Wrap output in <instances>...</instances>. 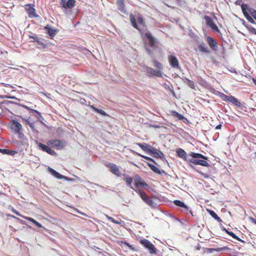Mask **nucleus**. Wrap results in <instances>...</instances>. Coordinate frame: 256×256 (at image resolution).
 Masks as SVG:
<instances>
[{
  "mask_svg": "<svg viewBox=\"0 0 256 256\" xmlns=\"http://www.w3.org/2000/svg\"><path fill=\"white\" fill-rule=\"evenodd\" d=\"M118 10L120 12L126 14V10L124 9V4L123 0H117Z\"/></svg>",
  "mask_w": 256,
  "mask_h": 256,
  "instance_id": "obj_21",
  "label": "nucleus"
},
{
  "mask_svg": "<svg viewBox=\"0 0 256 256\" xmlns=\"http://www.w3.org/2000/svg\"><path fill=\"white\" fill-rule=\"evenodd\" d=\"M222 230L223 231L226 232V233H227V232H228V230L226 228H222Z\"/></svg>",
  "mask_w": 256,
  "mask_h": 256,
  "instance_id": "obj_55",
  "label": "nucleus"
},
{
  "mask_svg": "<svg viewBox=\"0 0 256 256\" xmlns=\"http://www.w3.org/2000/svg\"><path fill=\"white\" fill-rule=\"evenodd\" d=\"M137 144L140 148L146 152L147 153L150 154L152 146L150 144H142L141 143H138Z\"/></svg>",
  "mask_w": 256,
  "mask_h": 256,
  "instance_id": "obj_20",
  "label": "nucleus"
},
{
  "mask_svg": "<svg viewBox=\"0 0 256 256\" xmlns=\"http://www.w3.org/2000/svg\"><path fill=\"white\" fill-rule=\"evenodd\" d=\"M192 156L189 162L195 165H200L204 166H208L210 164L206 161L208 158L203 156L202 154L190 152Z\"/></svg>",
  "mask_w": 256,
  "mask_h": 256,
  "instance_id": "obj_1",
  "label": "nucleus"
},
{
  "mask_svg": "<svg viewBox=\"0 0 256 256\" xmlns=\"http://www.w3.org/2000/svg\"><path fill=\"white\" fill-rule=\"evenodd\" d=\"M153 63L154 66H155L158 70H162L163 66L161 63L156 60H154Z\"/></svg>",
  "mask_w": 256,
  "mask_h": 256,
  "instance_id": "obj_31",
  "label": "nucleus"
},
{
  "mask_svg": "<svg viewBox=\"0 0 256 256\" xmlns=\"http://www.w3.org/2000/svg\"><path fill=\"white\" fill-rule=\"evenodd\" d=\"M146 73L149 77L155 76L156 77L162 78V72L160 70H154L151 67H146Z\"/></svg>",
  "mask_w": 256,
  "mask_h": 256,
  "instance_id": "obj_5",
  "label": "nucleus"
},
{
  "mask_svg": "<svg viewBox=\"0 0 256 256\" xmlns=\"http://www.w3.org/2000/svg\"><path fill=\"white\" fill-rule=\"evenodd\" d=\"M24 135L22 134V135H20V136H19V137L20 138H22V137H24Z\"/></svg>",
  "mask_w": 256,
  "mask_h": 256,
  "instance_id": "obj_57",
  "label": "nucleus"
},
{
  "mask_svg": "<svg viewBox=\"0 0 256 256\" xmlns=\"http://www.w3.org/2000/svg\"><path fill=\"white\" fill-rule=\"evenodd\" d=\"M11 128L14 132L16 134H18L20 136V135H22L21 132L22 126L20 123H19L16 120H12Z\"/></svg>",
  "mask_w": 256,
  "mask_h": 256,
  "instance_id": "obj_8",
  "label": "nucleus"
},
{
  "mask_svg": "<svg viewBox=\"0 0 256 256\" xmlns=\"http://www.w3.org/2000/svg\"><path fill=\"white\" fill-rule=\"evenodd\" d=\"M170 113L172 116L176 118L179 120H182L184 118L182 114H180L179 113L174 110L170 111Z\"/></svg>",
  "mask_w": 256,
  "mask_h": 256,
  "instance_id": "obj_27",
  "label": "nucleus"
},
{
  "mask_svg": "<svg viewBox=\"0 0 256 256\" xmlns=\"http://www.w3.org/2000/svg\"><path fill=\"white\" fill-rule=\"evenodd\" d=\"M254 158L256 159V152L254 153Z\"/></svg>",
  "mask_w": 256,
  "mask_h": 256,
  "instance_id": "obj_59",
  "label": "nucleus"
},
{
  "mask_svg": "<svg viewBox=\"0 0 256 256\" xmlns=\"http://www.w3.org/2000/svg\"><path fill=\"white\" fill-rule=\"evenodd\" d=\"M106 166L110 168V171L113 174L116 175L118 176H121L122 174L120 173V171L116 164L112 163H108Z\"/></svg>",
  "mask_w": 256,
  "mask_h": 256,
  "instance_id": "obj_12",
  "label": "nucleus"
},
{
  "mask_svg": "<svg viewBox=\"0 0 256 256\" xmlns=\"http://www.w3.org/2000/svg\"><path fill=\"white\" fill-rule=\"evenodd\" d=\"M174 203L176 206L184 208L186 211L188 210V207L186 206L182 202H181L179 200H175L174 201Z\"/></svg>",
  "mask_w": 256,
  "mask_h": 256,
  "instance_id": "obj_22",
  "label": "nucleus"
},
{
  "mask_svg": "<svg viewBox=\"0 0 256 256\" xmlns=\"http://www.w3.org/2000/svg\"><path fill=\"white\" fill-rule=\"evenodd\" d=\"M148 165L154 172L158 174H161L160 170L158 168H157L156 166H155L154 164H152L148 162Z\"/></svg>",
  "mask_w": 256,
  "mask_h": 256,
  "instance_id": "obj_29",
  "label": "nucleus"
},
{
  "mask_svg": "<svg viewBox=\"0 0 256 256\" xmlns=\"http://www.w3.org/2000/svg\"><path fill=\"white\" fill-rule=\"evenodd\" d=\"M130 20H131V22H132V26L134 28H136L138 30H140V28L138 27V26L136 24V20L134 18H132V16H130Z\"/></svg>",
  "mask_w": 256,
  "mask_h": 256,
  "instance_id": "obj_35",
  "label": "nucleus"
},
{
  "mask_svg": "<svg viewBox=\"0 0 256 256\" xmlns=\"http://www.w3.org/2000/svg\"><path fill=\"white\" fill-rule=\"evenodd\" d=\"M112 222L116 224H120V222H118V220H115L114 219H112Z\"/></svg>",
  "mask_w": 256,
  "mask_h": 256,
  "instance_id": "obj_43",
  "label": "nucleus"
},
{
  "mask_svg": "<svg viewBox=\"0 0 256 256\" xmlns=\"http://www.w3.org/2000/svg\"><path fill=\"white\" fill-rule=\"evenodd\" d=\"M146 50L148 54H152V51L150 49L146 48Z\"/></svg>",
  "mask_w": 256,
  "mask_h": 256,
  "instance_id": "obj_45",
  "label": "nucleus"
},
{
  "mask_svg": "<svg viewBox=\"0 0 256 256\" xmlns=\"http://www.w3.org/2000/svg\"><path fill=\"white\" fill-rule=\"evenodd\" d=\"M134 188L136 190H140V188H146L148 184L138 175H136L134 178Z\"/></svg>",
  "mask_w": 256,
  "mask_h": 256,
  "instance_id": "obj_4",
  "label": "nucleus"
},
{
  "mask_svg": "<svg viewBox=\"0 0 256 256\" xmlns=\"http://www.w3.org/2000/svg\"><path fill=\"white\" fill-rule=\"evenodd\" d=\"M168 60L170 65L173 68H179L178 61L177 58L172 55H170L168 56Z\"/></svg>",
  "mask_w": 256,
  "mask_h": 256,
  "instance_id": "obj_17",
  "label": "nucleus"
},
{
  "mask_svg": "<svg viewBox=\"0 0 256 256\" xmlns=\"http://www.w3.org/2000/svg\"><path fill=\"white\" fill-rule=\"evenodd\" d=\"M241 8L242 12H246L248 14L256 20V10H255L244 4L241 5Z\"/></svg>",
  "mask_w": 256,
  "mask_h": 256,
  "instance_id": "obj_7",
  "label": "nucleus"
},
{
  "mask_svg": "<svg viewBox=\"0 0 256 256\" xmlns=\"http://www.w3.org/2000/svg\"><path fill=\"white\" fill-rule=\"evenodd\" d=\"M74 211L78 214H80L82 215V216H87V215L86 214H85L84 213L82 212H80L78 209L77 208H75L74 209Z\"/></svg>",
  "mask_w": 256,
  "mask_h": 256,
  "instance_id": "obj_42",
  "label": "nucleus"
},
{
  "mask_svg": "<svg viewBox=\"0 0 256 256\" xmlns=\"http://www.w3.org/2000/svg\"><path fill=\"white\" fill-rule=\"evenodd\" d=\"M45 29L46 30L48 34L51 38L56 35V30L54 28L46 26L45 27Z\"/></svg>",
  "mask_w": 256,
  "mask_h": 256,
  "instance_id": "obj_26",
  "label": "nucleus"
},
{
  "mask_svg": "<svg viewBox=\"0 0 256 256\" xmlns=\"http://www.w3.org/2000/svg\"><path fill=\"white\" fill-rule=\"evenodd\" d=\"M226 247H222V248H213L212 250L216 252H220V251L224 250H226Z\"/></svg>",
  "mask_w": 256,
  "mask_h": 256,
  "instance_id": "obj_39",
  "label": "nucleus"
},
{
  "mask_svg": "<svg viewBox=\"0 0 256 256\" xmlns=\"http://www.w3.org/2000/svg\"><path fill=\"white\" fill-rule=\"evenodd\" d=\"M184 211L186 212L187 214L190 213L191 215L193 216L192 212V210H190L189 209H188V211H186L185 210H184Z\"/></svg>",
  "mask_w": 256,
  "mask_h": 256,
  "instance_id": "obj_44",
  "label": "nucleus"
},
{
  "mask_svg": "<svg viewBox=\"0 0 256 256\" xmlns=\"http://www.w3.org/2000/svg\"><path fill=\"white\" fill-rule=\"evenodd\" d=\"M227 234L230 236L234 238H237V236H236L233 232H227Z\"/></svg>",
  "mask_w": 256,
  "mask_h": 256,
  "instance_id": "obj_38",
  "label": "nucleus"
},
{
  "mask_svg": "<svg viewBox=\"0 0 256 256\" xmlns=\"http://www.w3.org/2000/svg\"><path fill=\"white\" fill-rule=\"evenodd\" d=\"M124 180L126 182L127 185L130 186V187L135 190V188L132 186V184L134 181V178L132 177L128 176V175L124 174Z\"/></svg>",
  "mask_w": 256,
  "mask_h": 256,
  "instance_id": "obj_19",
  "label": "nucleus"
},
{
  "mask_svg": "<svg viewBox=\"0 0 256 256\" xmlns=\"http://www.w3.org/2000/svg\"><path fill=\"white\" fill-rule=\"evenodd\" d=\"M245 18H246V20H248V22L252 23V24H254V21L253 20L252 18L246 12H242Z\"/></svg>",
  "mask_w": 256,
  "mask_h": 256,
  "instance_id": "obj_30",
  "label": "nucleus"
},
{
  "mask_svg": "<svg viewBox=\"0 0 256 256\" xmlns=\"http://www.w3.org/2000/svg\"><path fill=\"white\" fill-rule=\"evenodd\" d=\"M97 186H98L99 187L103 188V189H106V188L102 186H100V185H99V184H96Z\"/></svg>",
  "mask_w": 256,
  "mask_h": 256,
  "instance_id": "obj_53",
  "label": "nucleus"
},
{
  "mask_svg": "<svg viewBox=\"0 0 256 256\" xmlns=\"http://www.w3.org/2000/svg\"><path fill=\"white\" fill-rule=\"evenodd\" d=\"M230 102L238 107L241 108L242 106V104L237 98L232 96L230 98Z\"/></svg>",
  "mask_w": 256,
  "mask_h": 256,
  "instance_id": "obj_23",
  "label": "nucleus"
},
{
  "mask_svg": "<svg viewBox=\"0 0 256 256\" xmlns=\"http://www.w3.org/2000/svg\"><path fill=\"white\" fill-rule=\"evenodd\" d=\"M192 84H190V86L192 88H194V84L192 82H191Z\"/></svg>",
  "mask_w": 256,
  "mask_h": 256,
  "instance_id": "obj_52",
  "label": "nucleus"
},
{
  "mask_svg": "<svg viewBox=\"0 0 256 256\" xmlns=\"http://www.w3.org/2000/svg\"><path fill=\"white\" fill-rule=\"evenodd\" d=\"M240 2H241V0H237L236 2V4H238L240 5Z\"/></svg>",
  "mask_w": 256,
  "mask_h": 256,
  "instance_id": "obj_51",
  "label": "nucleus"
},
{
  "mask_svg": "<svg viewBox=\"0 0 256 256\" xmlns=\"http://www.w3.org/2000/svg\"><path fill=\"white\" fill-rule=\"evenodd\" d=\"M36 46L39 48H44L45 44L40 40V38H36Z\"/></svg>",
  "mask_w": 256,
  "mask_h": 256,
  "instance_id": "obj_32",
  "label": "nucleus"
},
{
  "mask_svg": "<svg viewBox=\"0 0 256 256\" xmlns=\"http://www.w3.org/2000/svg\"><path fill=\"white\" fill-rule=\"evenodd\" d=\"M13 212H14L16 215H18V216H20V213H19L18 212L16 211V210H13Z\"/></svg>",
  "mask_w": 256,
  "mask_h": 256,
  "instance_id": "obj_50",
  "label": "nucleus"
},
{
  "mask_svg": "<svg viewBox=\"0 0 256 256\" xmlns=\"http://www.w3.org/2000/svg\"><path fill=\"white\" fill-rule=\"evenodd\" d=\"M138 22L140 25H142L143 24V20L141 17L138 16Z\"/></svg>",
  "mask_w": 256,
  "mask_h": 256,
  "instance_id": "obj_40",
  "label": "nucleus"
},
{
  "mask_svg": "<svg viewBox=\"0 0 256 256\" xmlns=\"http://www.w3.org/2000/svg\"><path fill=\"white\" fill-rule=\"evenodd\" d=\"M34 40L36 41V38H38L37 36H32V37Z\"/></svg>",
  "mask_w": 256,
  "mask_h": 256,
  "instance_id": "obj_56",
  "label": "nucleus"
},
{
  "mask_svg": "<svg viewBox=\"0 0 256 256\" xmlns=\"http://www.w3.org/2000/svg\"><path fill=\"white\" fill-rule=\"evenodd\" d=\"M135 191L139 194L142 199L149 206L152 208L156 207L155 202L152 200V198L148 197L146 194L140 190H135Z\"/></svg>",
  "mask_w": 256,
  "mask_h": 256,
  "instance_id": "obj_2",
  "label": "nucleus"
},
{
  "mask_svg": "<svg viewBox=\"0 0 256 256\" xmlns=\"http://www.w3.org/2000/svg\"><path fill=\"white\" fill-rule=\"evenodd\" d=\"M66 2V0H60V4L62 5V7L64 8V6H65V4Z\"/></svg>",
  "mask_w": 256,
  "mask_h": 256,
  "instance_id": "obj_41",
  "label": "nucleus"
},
{
  "mask_svg": "<svg viewBox=\"0 0 256 256\" xmlns=\"http://www.w3.org/2000/svg\"><path fill=\"white\" fill-rule=\"evenodd\" d=\"M48 144L50 145L56 149L60 150L62 148L66 146V143L64 141L55 140L48 141Z\"/></svg>",
  "mask_w": 256,
  "mask_h": 256,
  "instance_id": "obj_6",
  "label": "nucleus"
},
{
  "mask_svg": "<svg viewBox=\"0 0 256 256\" xmlns=\"http://www.w3.org/2000/svg\"><path fill=\"white\" fill-rule=\"evenodd\" d=\"M151 156L163 159L164 158V154L160 150L152 146L150 152L149 154Z\"/></svg>",
  "mask_w": 256,
  "mask_h": 256,
  "instance_id": "obj_11",
  "label": "nucleus"
},
{
  "mask_svg": "<svg viewBox=\"0 0 256 256\" xmlns=\"http://www.w3.org/2000/svg\"><path fill=\"white\" fill-rule=\"evenodd\" d=\"M232 96H228L223 93L220 94V98L224 101L230 102Z\"/></svg>",
  "mask_w": 256,
  "mask_h": 256,
  "instance_id": "obj_33",
  "label": "nucleus"
},
{
  "mask_svg": "<svg viewBox=\"0 0 256 256\" xmlns=\"http://www.w3.org/2000/svg\"><path fill=\"white\" fill-rule=\"evenodd\" d=\"M28 220L30 221L31 222H32L33 224H34L36 226H38V227L39 228H42V225L39 223L36 220H35L31 218H27Z\"/></svg>",
  "mask_w": 256,
  "mask_h": 256,
  "instance_id": "obj_34",
  "label": "nucleus"
},
{
  "mask_svg": "<svg viewBox=\"0 0 256 256\" xmlns=\"http://www.w3.org/2000/svg\"><path fill=\"white\" fill-rule=\"evenodd\" d=\"M0 151L3 152L4 154H8V150H0Z\"/></svg>",
  "mask_w": 256,
  "mask_h": 256,
  "instance_id": "obj_46",
  "label": "nucleus"
},
{
  "mask_svg": "<svg viewBox=\"0 0 256 256\" xmlns=\"http://www.w3.org/2000/svg\"><path fill=\"white\" fill-rule=\"evenodd\" d=\"M207 42L210 48L212 50H216V48H217L216 42L214 38H211L210 36H208L207 38Z\"/></svg>",
  "mask_w": 256,
  "mask_h": 256,
  "instance_id": "obj_18",
  "label": "nucleus"
},
{
  "mask_svg": "<svg viewBox=\"0 0 256 256\" xmlns=\"http://www.w3.org/2000/svg\"><path fill=\"white\" fill-rule=\"evenodd\" d=\"M209 214L212 217L214 218L218 215L216 214V213L212 210H208Z\"/></svg>",
  "mask_w": 256,
  "mask_h": 256,
  "instance_id": "obj_37",
  "label": "nucleus"
},
{
  "mask_svg": "<svg viewBox=\"0 0 256 256\" xmlns=\"http://www.w3.org/2000/svg\"><path fill=\"white\" fill-rule=\"evenodd\" d=\"M214 219L216 220H218V222H220L222 221V220H220V218L217 216Z\"/></svg>",
  "mask_w": 256,
  "mask_h": 256,
  "instance_id": "obj_47",
  "label": "nucleus"
},
{
  "mask_svg": "<svg viewBox=\"0 0 256 256\" xmlns=\"http://www.w3.org/2000/svg\"><path fill=\"white\" fill-rule=\"evenodd\" d=\"M234 239H236L239 241H240V242H244L240 238H238V236H237V238H234Z\"/></svg>",
  "mask_w": 256,
  "mask_h": 256,
  "instance_id": "obj_49",
  "label": "nucleus"
},
{
  "mask_svg": "<svg viewBox=\"0 0 256 256\" xmlns=\"http://www.w3.org/2000/svg\"><path fill=\"white\" fill-rule=\"evenodd\" d=\"M106 217H107L108 219L112 221V219H114L113 218H111V217H110V216H106Z\"/></svg>",
  "mask_w": 256,
  "mask_h": 256,
  "instance_id": "obj_54",
  "label": "nucleus"
},
{
  "mask_svg": "<svg viewBox=\"0 0 256 256\" xmlns=\"http://www.w3.org/2000/svg\"><path fill=\"white\" fill-rule=\"evenodd\" d=\"M140 242L142 246H144L148 250L150 254H156V248H155L154 245L149 240L146 239L141 240Z\"/></svg>",
  "mask_w": 256,
  "mask_h": 256,
  "instance_id": "obj_3",
  "label": "nucleus"
},
{
  "mask_svg": "<svg viewBox=\"0 0 256 256\" xmlns=\"http://www.w3.org/2000/svg\"><path fill=\"white\" fill-rule=\"evenodd\" d=\"M204 18L206 21V24L212 30H216L217 32L218 31V26L214 23L212 18H210L209 16H204Z\"/></svg>",
  "mask_w": 256,
  "mask_h": 256,
  "instance_id": "obj_13",
  "label": "nucleus"
},
{
  "mask_svg": "<svg viewBox=\"0 0 256 256\" xmlns=\"http://www.w3.org/2000/svg\"><path fill=\"white\" fill-rule=\"evenodd\" d=\"M222 128V124H218L216 127V130H219L220 129Z\"/></svg>",
  "mask_w": 256,
  "mask_h": 256,
  "instance_id": "obj_48",
  "label": "nucleus"
},
{
  "mask_svg": "<svg viewBox=\"0 0 256 256\" xmlns=\"http://www.w3.org/2000/svg\"><path fill=\"white\" fill-rule=\"evenodd\" d=\"M176 152L178 157L184 159L187 162L189 163V160H190L192 156H190V152L187 155L186 152L182 148H178Z\"/></svg>",
  "mask_w": 256,
  "mask_h": 256,
  "instance_id": "obj_9",
  "label": "nucleus"
},
{
  "mask_svg": "<svg viewBox=\"0 0 256 256\" xmlns=\"http://www.w3.org/2000/svg\"><path fill=\"white\" fill-rule=\"evenodd\" d=\"M198 48L199 50L202 52H206V53H210V51L208 48V47L206 46V44L204 43H202L200 44H199Z\"/></svg>",
  "mask_w": 256,
  "mask_h": 256,
  "instance_id": "obj_24",
  "label": "nucleus"
},
{
  "mask_svg": "<svg viewBox=\"0 0 256 256\" xmlns=\"http://www.w3.org/2000/svg\"><path fill=\"white\" fill-rule=\"evenodd\" d=\"M255 223L256 224V222H255Z\"/></svg>",
  "mask_w": 256,
  "mask_h": 256,
  "instance_id": "obj_60",
  "label": "nucleus"
},
{
  "mask_svg": "<svg viewBox=\"0 0 256 256\" xmlns=\"http://www.w3.org/2000/svg\"><path fill=\"white\" fill-rule=\"evenodd\" d=\"M48 170L50 172L53 176H54V177L58 179H60H60H63L64 178V180H70V178H68L66 176H64L62 175L59 172H57L54 170L52 169V168H48Z\"/></svg>",
  "mask_w": 256,
  "mask_h": 256,
  "instance_id": "obj_16",
  "label": "nucleus"
},
{
  "mask_svg": "<svg viewBox=\"0 0 256 256\" xmlns=\"http://www.w3.org/2000/svg\"><path fill=\"white\" fill-rule=\"evenodd\" d=\"M38 148L42 151L45 152L52 156H54L56 154V152L48 146H46L42 143H38Z\"/></svg>",
  "mask_w": 256,
  "mask_h": 256,
  "instance_id": "obj_14",
  "label": "nucleus"
},
{
  "mask_svg": "<svg viewBox=\"0 0 256 256\" xmlns=\"http://www.w3.org/2000/svg\"><path fill=\"white\" fill-rule=\"evenodd\" d=\"M140 156L142 158H144V159L146 160H150L154 163L155 164H156V163L155 162V161L152 158H149L148 156H143V155H141V154H140Z\"/></svg>",
  "mask_w": 256,
  "mask_h": 256,
  "instance_id": "obj_36",
  "label": "nucleus"
},
{
  "mask_svg": "<svg viewBox=\"0 0 256 256\" xmlns=\"http://www.w3.org/2000/svg\"><path fill=\"white\" fill-rule=\"evenodd\" d=\"M252 32H256V29H255V28H252Z\"/></svg>",
  "mask_w": 256,
  "mask_h": 256,
  "instance_id": "obj_58",
  "label": "nucleus"
},
{
  "mask_svg": "<svg viewBox=\"0 0 256 256\" xmlns=\"http://www.w3.org/2000/svg\"><path fill=\"white\" fill-rule=\"evenodd\" d=\"M144 36L148 40V46L151 48L154 47L156 43V40L152 36L151 33L150 32H146L144 34Z\"/></svg>",
  "mask_w": 256,
  "mask_h": 256,
  "instance_id": "obj_15",
  "label": "nucleus"
},
{
  "mask_svg": "<svg viewBox=\"0 0 256 256\" xmlns=\"http://www.w3.org/2000/svg\"><path fill=\"white\" fill-rule=\"evenodd\" d=\"M90 107L96 112L98 113V114H102V116H108L104 110H100L96 108H95L93 106H90Z\"/></svg>",
  "mask_w": 256,
  "mask_h": 256,
  "instance_id": "obj_28",
  "label": "nucleus"
},
{
  "mask_svg": "<svg viewBox=\"0 0 256 256\" xmlns=\"http://www.w3.org/2000/svg\"><path fill=\"white\" fill-rule=\"evenodd\" d=\"M32 4H28L25 6V10L28 14L29 17L31 18H36L38 16L36 14V10Z\"/></svg>",
  "mask_w": 256,
  "mask_h": 256,
  "instance_id": "obj_10",
  "label": "nucleus"
},
{
  "mask_svg": "<svg viewBox=\"0 0 256 256\" xmlns=\"http://www.w3.org/2000/svg\"><path fill=\"white\" fill-rule=\"evenodd\" d=\"M76 1L74 0H68L64 6V8H72L75 6Z\"/></svg>",
  "mask_w": 256,
  "mask_h": 256,
  "instance_id": "obj_25",
  "label": "nucleus"
}]
</instances>
